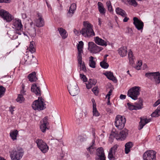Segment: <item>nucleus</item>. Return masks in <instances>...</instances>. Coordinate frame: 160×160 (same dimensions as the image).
I'll use <instances>...</instances> for the list:
<instances>
[{
  "mask_svg": "<svg viewBox=\"0 0 160 160\" xmlns=\"http://www.w3.org/2000/svg\"><path fill=\"white\" fill-rule=\"evenodd\" d=\"M84 27L80 31V33L85 37H92L95 35L93 30V26L88 22H84Z\"/></svg>",
  "mask_w": 160,
  "mask_h": 160,
  "instance_id": "obj_1",
  "label": "nucleus"
},
{
  "mask_svg": "<svg viewBox=\"0 0 160 160\" xmlns=\"http://www.w3.org/2000/svg\"><path fill=\"white\" fill-rule=\"evenodd\" d=\"M9 153L12 160H20L23 155L24 152L22 148H18L11 150Z\"/></svg>",
  "mask_w": 160,
  "mask_h": 160,
  "instance_id": "obj_2",
  "label": "nucleus"
},
{
  "mask_svg": "<svg viewBox=\"0 0 160 160\" xmlns=\"http://www.w3.org/2000/svg\"><path fill=\"white\" fill-rule=\"evenodd\" d=\"M44 100L42 97H39L38 100L34 101L32 104V108L35 110H41L45 108Z\"/></svg>",
  "mask_w": 160,
  "mask_h": 160,
  "instance_id": "obj_3",
  "label": "nucleus"
},
{
  "mask_svg": "<svg viewBox=\"0 0 160 160\" xmlns=\"http://www.w3.org/2000/svg\"><path fill=\"white\" fill-rule=\"evenodd\" d=\"M140 88L138 86L132 87L128 90V95L133 100H137L140 94Z\"/></svg>",
  "mask_w": 160,
  "mask_h": 160,
  "instance_id": "obj_4",
  "label": "nucleus"
},
{
  "mask_svg": "<svg viewBox=\"0 0 160 160\" xmlns=\"http://www.w3.org/2000/svg\"><path fill=\"white\" fill-rule=\"evenodd\" d=\"M10 0H0V2L9 3ZM0 15L7 22H10L12 20L13 17L9 13L3 9H0Z\"/></svg>",
  "mask_w": 160,
  "mask_h": 160,
  "instance_id": "obj_5",
  "label": "nucleus"
},
{
  "mask_svg": "<svg viewBox=\"0 0 160 160\" xmlns=\"http://www.w3.org/2000/svg\"><path fill=\"white\" fill-rule=\"evenodd\" d=\"M12 25L14 27L16 32L18 35H21L23 33V25L21 20L18 18L13 19L12 21Z\"/></svg>",
  "mask_w": 160,
  "mask_h": 160,
  "instance_id": "obj_6",
  "label": "nucleus"
},
{
  "mask_svg": "<svg viewBox=\"0 0 160 160\" xmlns=\"http://www.w3.org/2000/svg\"><path fill=\"white\" fill-rule=\"evenodd\" d=\"M145 76L152 81H155L156 84L160 83V73L159 72H147Z\"/></svg>",
  "mask_w": 160,
  "mask_h": 160,
  "instance_id": "obj_7",
  "label": "nucleus"
},
{
  "mask_svg": "<svg viewBox=\"0 0 160 160\" xmlns=\"http://www.w3.org/2000/svg\"><path fill=\"white\" fill-rule=\"evenodd\" d=\"M126 122V118L124 117L118 115L115 122V126L119 129H122L124 127Z\"/></svg>",
  "mask_w": 160,
  "mask_h": 160,
  "instance_id": "obj_8",
  "label": "nucleus"
},
{
  "mask_svg": "<svg viewBox=\"0 0 160 160\" xmlns=\"http://www.w3.org/2000/svg\"><path fill=\"white\" fill-rule=\"evenodd\" d=\"M38 147L43 153L47 152L49 149V147L46 143L41 139H37L35 141Z\"/></svg>",
  "mask_w": 160,
  "mask_h": 160,
  "instance_id": "obj_9",
  "label": "nucleus"
},
{
  "mask_svg": "<svg viewBox=\"0 0 160 160\" xmlns=\"http://www.w3.org/2000/svg\"><path fill=\"white\" fill-rule=\"evenodd\" d=\"M156 152L153 150H148L143 155V160H156Z\"/></svg>",
  "mask_w": 160,
  "mask_h": 160,
  "instance_id": "obj_10",
  "label": "nucleus"
},
{
  "mask_svg": "<svg viewBox=\"0 0 160 160\" xmlns=\"http://www.w3.org/2000/svg\"><path fill=\"white\" fill-rule=\"evenodd\" d=\"M70 94L72 96L77 95L79 92V87L76 83H73L68 87Z\"/></svg>",
  "mask_w": 160,
  "mask_h": 160,
  "instance_id": "obj_11",
  "label": "nucleus"
},
{
  "mask_svg": "<svg viewBox=\"0 0 160 160\" xmlns=\"http://www.w3.org/2000/svg\"><path fill=\"white\" fill-rule=\"evenodd\" d=\"M142 99L141 98H139L138 103H136L135 105H132L129 103H128L127 104L129 109L131 110H137L141 109L142 108Z\"/></svg>",
  "mask_w": 160,
  "mask_h": 160,
  "instance_id": "obj_12",
  "label": "nucleus"
},
{
  "mask_svg": "<svg viewBox=\"0 0 160 160\" xmlns=\"http://www.w3.org/2000/svg\"><path fill=\"white\" fill-rule=\"evenodd\" d=\"M133 24L136 28L138 30H141L142 32L144 27L143 22L136 17L133 18Z\"/></svg>",
  "mask_w": 160,
  "mask_h": 160,
  "instance_id": "obj_13",
  "label": "nucleus"
},
{
  "mask_svg": "<svg viewBox=\"0 0 160 160\" xmlns=\"http://www.w3.org/2000/svg\"><path fill=\"white\" fill-rule=\"evenodd\" d=\"M88 49L91 52L93 53H96L100 51L99 47L92 42L88 43Z\"/></svg>",
  "mask_w": 160,
  "mask_h": 160,
  "instance_id": "obj_14",
  "label": "nucleus"
},
{
  "mask_svg": "<svg viewBox=\"0 0 160 160\" xmlns=\"http://www.w3.org/2000/svg\"><path fill=\"white\" fill-rule=\"evenodd\" d=\"M37 15V18L35 20L36 26L38 27H43L45 24V21L42 14L40 13H38Z\"/></svg>",
  "mask_w": 160,
  "mask_h": 160,
  "instance_id": "obj_15",
  "label": "nucleus"
},
{
  "mask_svg": "<svg viewBox=\"0 0 160 160\" xmlns=\"http://www.w3.org/2000/svg\"><path fill=\"white\" fill-rule=\"evenodd\" d=\"M118 147V145H115L110 149L108 154V158L110 160H114L116 159L115 153Z\"/></svg>",
  "mask_w": 160,
  "mask_h": 160,
  "instance_id": "obj_16",
  "label": "nucleus"
},
{
  "mask_svg": "<svg viewBox=\"0 0 160 160\" xmlns=\"http://www.w3.org/2000/svg\"><path fill=\"white\" fill-rule=\"evenodd\" d=\"M128 130L127 129H124L121 131L119 133L117 132L115 137L117 140H120L121 141L124 140L126 138L128 134Z\"/></svg>",
  "mask_w": 160,
  "mask_h": 160,
  "instance_id": "obj_17",
  "label": "nucleus"
},
{
  "mask_svg": "<svg viewBox=\"0 0 160 160\" xmlns=\"http://www.w3.org/2000/svg\"><path fill=\"white\" fill-rule=\"evenodd\" d=\"M47 117H45L43 121H41V124L40 125V128L41 131L43 132H45L46 129H48L47 128V125L48 124V121Z\"/></svg>",
  "mask_w": 160,
  "mask_h": 160,
  "instance_id": "obj_18",
  "label": "nucleus"
},
{
  "mask_svg": "<svg viewBox=\"0 0 160 160\" xmlns=\"http://www.w3.org/2000/svg\"><path fill=\"white\" fill-rule=\"evenodd\" d=\"M31 90L34 92L37 96H41V91L40 88L38 87L36 83H33L32 85Z\"/></svg>",
  "mask_w": 160,
  "mask_h": 160,
  "instance_id": "obj_19",
  "label": "nucleus"
},
{
  "mask_svg": "<svg viewBox=\"0 0 160 160\" xmlns=\"http://www.w3.org/2000/svg\"><path fill=\"white\" fill-rule=\"evenodd\" d=\"M76 8V5L74 3L71 5L69 10L67 13V16L68 17H72Z\"/></svg>",
  "mask_w": 160,
  "mask_h": 160,
  "instance_id": "obj_20",
  "label": "nucleus"
},
{
  "mask_svg": "<svg viewBox=\"0 0 160 160\" xmlns=\"http://www.w3.org/2000/svg\"><path fill=\"white\" fill-rule=\"evenodd\" d=\"M119 55L122 57L125 56L127 54V48L126 47H122L119 48L118 50Z\"/></svg>",
  "mask_w": 160,
  "mask_h": 160,
  "instance_id": "obj_21",
  "label": "nucleus"
},
{
  "mask_svg": "<svg viewBox=\"0 0 160 160\" xmlns=\"http://www.w3.org/2000/svg\"><path fill=\"white\" fill-rule=\"evenodd\" d=\"M103 74L105 75L108 79L112 80L115 82L117 81V80L116 78L114 77L112 72H106L103 73Z\"/></svg>",
  "mask_w": 160,
  "mask_h": 160,
  "instance_id": "obj_22",
  "label": "nucleus"
},
{
  "mask_svg": "<svg viewBox=\"0 0 160 160\" xmlns=\"http://www.w3.org/2000/svg\"><path fill=\"white\" fill-rule=\"evenodd\" d=\"M28 78L29 81L31 82H34L36 81L38 79L36 76V73L34 72L29 74L28 76Z\"/></svg>",
  "mask_w": 160,
  "mask_h": 160,
  "instance_id": "obj_23",
  "label": "nucleus"
},
{
  "mask_svg": "<svg viewBox=\"0 0 160 160\" xmlns=\"http://www.w3.org/2000/svg\"><path fill=\"white\" fill-rule=\"evenodd\" d=\"M92 102V103L93 107V113L94 116H98L99 115V113L97 109L95 101L94 98H92L91 100Z\"/></svg>",
  "mask_w": 160,
  "mask_h": 160,
  "instance_id": "obj_24",
  "label": "nucleus"
},
{
  "mask_svg": "<svg viewBox=\"0 0 160 160\" xmlns=\"http://www.w3.org/2000/svg\"><path fill=\"white\" fill-rule=\"evenodd\" d=\"M58 31L63 39H65L67 37L68 34L65 29L60 28H58Z\"/></svg>",
  "mask_w": 160,
  "mask_h": 160,
  "instance_id": "obj_25",
  "label": "nucleus"
},
{
  "mask_svg": "<svg viewBox=\"0 0 160 160\" xmlns=\"http://www.w3.org/2000/svg\"><path fill=\"white\" fill-rule=\"evenodd\" d=\"M108 56V54L105 55L104 57L103 60L101 62V67L103 68H107L109 67V65L107 62V58Z\"/></svg>",
  "mask_w": 160,
  "mask_h": 160,
  "instance_id": "obj_26",
  "label": "nucleus"
},
{
  "mask_svg": "<svg viewBox=\"0 0 160 160\" xmlns=\"http://www.w3.org/2000/svg\"><path fill=\"white\" fill-rule=\"evenodd\" d=\"M97 81L95 79H90L88 82V83L86 84V88L88 89H90L93 85H95Z\"/></svg>",
  "mask_w": 160,
  "mask_h": 160,
  "instance_id": "obj_27",
  "label": "nucleus"
},
{
  "mask_svg": "<svg viewBox=\"0 0 160 160\" xmlns=\"http://www.w3.org/2000/svg\"><path fill=\"white\" fill-rule=\"evenodd\" d=\"M133 145L132 142H127L125 145V152L126 154H128L130 151V149L132 148Z\"/></svg>",
  "mask_w": 160,
  "mask_h": 160,
  "instance_id": "obj_28",
  "label": "nucleus"
},
{
  "mask_svg": "<svg viewBox=\"0 0 160 160\" xmlns=\"http://www.w3.org/2000/svg\"><path fill=\"white\" fill-rule=\"evenodd\" d=\"M18 132L17 130L11 131L10 133V136L12 139L13 140H14L17 139V137Z\"/></svg>",
  "mask_w": 160,
  "mask_h": 160,
  "instance_id": "obj_29",
  "label": "nucleus"
},
{
  "mask_svg": "<svg viewBox=\"0 0 160 160\" xmlns=\"http://www.w3.org/2000/svg\"><path fill=\"white\" fill-rule=\"evenodd\" d=\"M116 12L117 14L121 15L122 17H125L127 15L125 12L119 8H117L116 9Z\"/></svg>",
  "mask_w": 160,
  "mask_h": 160,
  "instance_id": "obj_30",
  "label": "nucleus"
},
{
  "mask_svg": "<svg viewBox=\"0 0 160 160\" xmlns=\"http://www.w3.org/2000/svg\"><path fill=\"white\" fill-rule=\"evenodd\" d=\"M152 117H157L160 116V105H159L157 109L151 115Z\"/></svg>",
  "mask_w": 160,
  "mask_h": 160,
  "instance_id": "obj_31",
  "label": "nucleus"
},
{
  "mask_svg": "<svg viewBox=\"0 0 160 160\" xmlns=\"http://www.w3.org/2000/svg\"><path fill=\"white\" fill-rule=\"evenodd\" d=\"M84 45L83 42L82 41L79 42V44L78 45L77 48L78 50V54H82V48Z\"/></svg>",
  "mask_w": 160,
  "mask_h": 160,
  "instance_id": "obj_32",
  "label": "nucleus"
},
{
  "mask_svg": "<svg viewBox=\"0 0 160 160\" xmlns=\"http://www.w3.org/2000/svg\"><path fill=\"white\" fill-rule=\"evenodd\" d=\"M94 59V58L92 56H91L89 57V65L90 67L92 68H94L96 67V63L93 60Z\"/></svg>",
  "mask_w": 160,
  "mask_h": 160,
  "instance_id": "obj_33",
  "label": "nucleus"
},
{
  "mask_svg": "<svg viewBox=\"0 0 160 160\" xmlns=\"http://www.w3.org/2000/svg\"><path fill=\"white\" fill-rule=\"evenodd\" d=\"M34 44L35 42L33 41L31 42L29 47L28 48L29 51L32 53L36 51L34 47Z\"/></svg>",
  "mask_w": 160,
  "mask_h": 160,
  "instance_id": "obj_34",
  "label": "nucleus"
},
{
  "mask_svg": "<svg viewBox=\"0 0 160 160\" xmlns=\"http://www.w3.org/2000/svg\"><path fill=\"white\" fill-rule=\"evenodd\" d=\"M128 57L129 60V63L130 64H132L133 62V56L132 52L131 50H129Z\"/></svg>",
  "mask_w": 160,
  "mask_h": 160,
  "instance_id": "obj_35",
  "label": "nucleus"
},
{
  "mask_svg": "<svg viewBox=\"0 0 160 160\" xmlns=\"http://www.w3.org/2000/svg\"><path fill=\"white\" fill-rule=\"evenodd\" d=\"M92 145H91L87 148L88 151H89L91 153H93V152L96 150V148H94V146L95 145L94 143V140H92Z\"/></svg>",
  "mask_w": 160,
  "mask_h": 160,
  "instance_id": "obj_36",
  "label": "nucleus"
},
{
  "mask_svg": "<svg viewBox=\"0 0 160 160\" xmlns=\"http://www.w3.org/2000/svg\"><path fill=\"white\" fill-rule=\"evenodd\" d=\"M24 100L22 94H20L18 95L17 98L16 99V101L20 103H22Z\"/></svg>",
  "mask_w": 160,
  "mask_h": 160,
  "instance_id": "obj_37",
  "label": "nucleus"
},
{
  "mask_svg": "<svg viewBox=\"0 0 160 160\" xmlns=\"http://www.w3.org/2000/svg\"><path fill=\"white\" fill-rule=\"evenodd\" d=\"M6 90V88L4 87L0 86V98L4 95Z\"/></svg>",
  "mask_w": 160,
  "mask_h": 160,
  "instance_id": "obj_38",
  "label": "nucleus"
},
{
  "mask_svg": "<svg viewBox=\"0 0 160 160\" xmlns=\"http://www.w3.org/2000/svg\"><path fill=\"white\" fill-rule=\"evenodd\" d=\"M78 61V64L79 65V66H81L82 64V54H78V56L77 57Z\"/></svg>",
  "mask_w": 160,
  "mask_h": 160,
  "instance_id": "obj_39",
  "label": "nucleus"
},
{
  "mask_svg": "<svg viewBox=\"0 0 160 160\" xmlns=\"http://www.w3.org/2000/svg\"><path fill=\"white\" fill-rule=\"evenodd\" d=\"M106 11V9L104 8L102 3L101 2V14L105 16Z\"/></svg>",
  "mask_w": 160,
  "mask_h": 160,
  "instance_id": "obj_40",
  "label": "nucleus"
},
{
  "mask_svg": "<svg viewBox=\"0 0 160 160\" xmlns=\"http://www.w3.org/2000/svg\"><path fill=\"white\" fill-rule=\"evenodd\" d=\"M101 160H106V157L103 153V148L101 147Z\"/></svg>",
  "mask_w": 160,
  "mask_h": 160,
  "instance_id": "obj_41",
  "label": "nucleus"
},
{
  "mask_svg": "<svg viewBox=\"0 0 160 160\" xmlns=\"http://www.w3.org/2000/svg\"><path fill=\"white\" fill-rule=\"evenodd\" d=\"M127 1L130 4L134 7L136 6L138 4L135 0H127Z\"/></svg>",
  "mask_w": 160,
  "mask_h": 160,
  "instance_id": "obj_42",
  "label": "nucleus"
},
{
  "mask_svg": "<svg viewBox=\"0 0 160 160\" xmlns=\"http://www.w3.org/2000/svg\"><path fill=\"white\" fill-rule=\"evenodd\" d=\"M97 156L96 160H100V148H98L97 150Z\"/></svg>",
  "mask_w": 160,
  "mask_h": 160,
  "instance_id": "obj_43",
  "label": "nucleus"
},
{
  "mask_svg": "<svg viewBox=\"0 0 160 160\" xmlns=\"http://www.w3.org/2000/svg\"><path fill=\"white\" fill-rule=\"evenodd\" d=\"M145 125V124L142 121V119H141V121L139 123V126L138 127L139 129H141Z\"/></svg>",
  "mask_w": 160,
  "mask_h": 160,
  "instance_id": "obj_44",
  "label": "nucleus"
},
{
  "mask_svg": "<svg viewBox=\"0 0 160 160\" xmlns=\"http://www.w3.org/2000/svg\"><path fill=\"white\" fill-rule=\"evenodd\" d=\"M92 91L96 95H98V91L97 87L93 88L92 89Z\"/></svg>",
  "mask_w": 160,
  "mask_h": 160,
  "instance_id": "obj_45",
  "label": "nucleus"
},
{
  "mask_svg": "<svg viewBox=\"0 0 160 160\" xmlns=\"http://www.w3.org/2000/svg\"><path fill=\"white\" fill-rule=\"evenodd\" d=\"M80 77L81 79H82L83 82H86L87 81V78L84 75L80 74Z\"/></svg>",
  "mask_w": 160,
  "mask_h": 160,
  "instance_id": "obj_46",
  "label": "nucleus"
},
{
  "mask_svg": "<svg viewBox=\"0 0 160 160\" xmlns=\"http://www.w3.org/2000/svg\"><path fill=\"white\" fill-rule=\"evenodd\" d=\"M94 41L96 43L100 45V38L99 37H96L94 38Z\"/></svg>",
  "mask_w": 160,
  "mask_h": 160,
  "instance_id": "obj_47",
  "label": "nucleus"
},
{
  "mask_svg": "<svg viewBox=\"0 0 160 160\" xmlns=\"http://www.w3.org/2000/svg\"><path fill=\"white\" fill-rule=\"evenodd\" d=\"M81 68V69L84 72H86L87 71L86 67L85 64L84 62H83L81 66H80Z\"/></svg>",
  "mask_w": 160,
  "mask_h": 160,
  "instance_id": "obj_48",
  "label": "nucleus"
},
{
  "mask_svg": "<svg viewBox=\"0 0 160 160\" xmlns=\"http://www.w3.org/2000/svg\"><path fill=\"white\" fill-rule=\"evenodd\" d=\"M107 45V43L105 41L101 38V46H105L106 47Z\"/></svg>",
  "mask_w": 160,
  "mask_h": 160,
  "instance_id": "obj_49",
  "label": "nucleus"
},
{
  "mask_svg": "<svg viewBox=\"0 0 160 160\" xmlns=\"http://www.w3.org/2000/svg\"><path fill=\"white\" fill-rule=\"evenodd\" d=\"M25 85L23 84H22V89L21 90V93L24 94L25 92V91L24 90L25 88Z\"/></svg>",
  "mask_w": 160,
  "mask_h": 160,
  "instance_id": "obj_50",
  "label": "nucleus"
},
{
  "mask_svg": "<svg viewBox=\"0 0 160 160\" xmlns=\"http://www.w3.org/2000/svg\"><path fill=\"white\" fill-rule=\"evenodd\" d=\"M15 31V33L12 36V37H11L10 38L12 39H15L18 38V36L17 35L18 34Z\"/></svg>",
  "mask_w": 160,
  "mask_h": 160,
  "instance_id": "obj_51",
  "label": "nucleus"
},
{
  "mask_svg": "<svg viewBox=\"0 0 160 160\" xmlns=\"http://www.w3.org/2000/svg\"><path fill=\"white\" fill-rule=\"evenodd\" d=\"M117 132H111V133L110 134V136L111 138H112V137H114L116 135Z\"/></svg>",
  "mask_w": 160,
  "mask_h": 160,
  "instance_id": "obj_52",
  "label": "nucleus"
},
{
  "mask_svg": "<svg viewBox=\"0 0 160 160\" xmlns=\"http://www.w3.org/2000/svg\"><path fill=\"white\" fill-rule=\"evenodd\" d=\"M15 107L13 106H11L9 107V111L12 115L13 114V112L14 111L13 109Z\"/></svg>",
  "mask_w": 160,
  "mask_h": 160,
  "instance_id": "obj_53",
  "label": "nucleus"
},
{
  "mask_svg": "<svg viewBox=\"0 0 160 160\" xmlns=\"http://www.w3.org/2000/svg\"><path fill=\"white\" fill-rule=\"evenodd\" d=\"M142 120V121H143V122H144L145 124L148 123V122H149L151 121L150 119H147V118H146L145 119H143Z\"/></svg>",
  "mask_w": 160,
  "mask_h": 160,
  "instance_id": "obj_54",
  "label": "nucleus"
},
{
  "mask_svg": "<svg viewBox=\"0 0 160 160\" xmlns=\"http://www.w3.org/2000/svg\"><path fill=\"white\" fill-rule=\"evenodd\" d=\"M73 32L76 35H78L79 34H80V32H79L78 30L76 29H74L73 30Z\"/></svg>",
  "mask_w": 160,
  "mask_h": 160,
  "instance_id": "obj_55",
  "label": "nucleus"
},
{
  "mask_svg": "<svg viewBox=\"0 0 160 160\" xmlns=\"http://www.w3.org/2000/svg\"><path fill=\"white\" fill-rule=\"evenodd\" d=\"M160 104V100H157L153 105V107H156L158 104Z\"/></svg>",
  "mask_w": 160,
  "mask_h": 160,
  "instance_id": "obj_56",
  "label": "nucleus"
},
{
  "mask_svg": "<svg viewBox=\"0 0 160 160\" xmlns=\"http://www.w3.org/2000/svg\"><path fill=\"white\" fill-rule=\"evenodd\" d=\"M48 8V10L49 11H51L52 10V8L51 7L50 4L47 1L46 2Z\"/></svg>",
  "mask_w": 160,
  "mask_h": 160,
  "instance_id": "obj_57",
  "label": "nucleus"
},
{
  "mask_svg": "<svg viewBox=\"0 0 160 160\" xmlns=\"http://www.w3.org/2000/svg\"><path fill=\"white\" fill-rule=\"evenodd\" d=\"M126 98V96L123 94H121L120 96V98L121 99H125Z\"/></svg>",
  "mask_w": 160,
  "mask_h": 160,
  "instance_id": "obj_58",
  "label": "nucleus"
},
{
  "mask_svg": "<svg viewBox=\"0 0 160 160\" xmlns=\"http://www.w3.org/2000/svg\"><path fill=\"white\" fill-rule=\"evenodd\" d=\"M108 9L109 11L112 12L113 11L112 5L108 7Z\"/></svg>",
  "mask_w": 160,
  "mask_h": 160,
  "instance_id": "obj_59",
  "label": "nucleus"
},
{
  "mask_svg": "<svg viewBox=\"0 0 160 160\" xmlns=\"http://www.w3.org/2000/svg\"><path fill=\"white\" fill-rule=\"evenodd\" d=\"M125 18L123 20V21L124 22H127L128 20H129V18L127 17L126 16H125V17H124Z\"/></svg>",
  "mask_w": 160,
  "mask_h": 160,
  "instance_id": "obj_60",
  "label": "nucleus"
},
{
  "mask_svg": "<svg viewBox=\"0 0 160 160\" xmlns=\"http://www.w3.org/2000/svg\"><path fill=\"white\" fill-rule=\"evenodd\" d=\"M106 5L107 7L112 5L110 1H108L106 2Z\"/></svg>",
  "mask_w": 160,
  "mask_h": 160,
  "instance_id": "obj_61",
  "label": "nucleus"
},
{
  "mask_svg": "<svg viewBox=\"0 0 160 160\" xmlns=\"http://www.w3.org/2000/svg\"><path fill=\"white\" fill-rule=\"evenodd\" d=\"M110 97L108 98V101L107 102V104L108 105H110L111 104V103H110Z\"/></svg>",
  "mask_w": 160,
  "mask_h": 160,
  "instance_id": "obj_62",
  "label": "nucleus"
},
{
  "mask_svg": "<svg viewBox=\"0 0 160 160\" xmlns=\"http://www.w3.org/2000/svg\"><path fill=\"white\" fill-rule=\"evenodd\" d=\"M142 62L141 61L138 62V65L137 66V67H138V66H139V67H140V66L142 65Z\"/></svg>",
  "mask_w": 160,
  "mask_h": 160,
  "instance_id": "obj_63",
  "label": "nucleus"
},
{
  "mask_svg": "<svg viewBox=\"0 0 160 160\" xmlns=\"http://www.w3.org/2000/svg\"><path fill=\"white\" fill-rule=\"evenodd\" d=\"M157 140L160 142V135H158L156 138Z\"/></svg>",
  "mask_w": 160,
  "mask_h": 160,
  "instance_id": "obj_64",
  "label": "nucleus"
}]
</instances>
